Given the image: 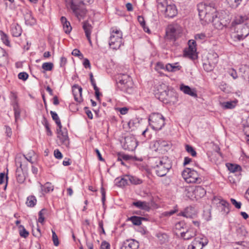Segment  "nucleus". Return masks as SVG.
I'll return each instance as SVG.
<instances>
[{
	"mask_svg": "<svg viewBox=\"0 0 249 249\" xmlns=\"http://www.w3.org/2000/svg\"><path fill=\"white\" fill-rule=\"evenodd\" d=\"M151 163L152 167L155 169L157 175L160 177L165 176L172 167L171 160L167 156L152 158Z\"/></svg>",
	"mask_w": 249,
	"mask_h": 249,
	"instance_id": "nucleus-1",
	"label": "nucleus"
},
{
	"mask_svg": "<svg viewBox=\"0 0 249 249\" xmlns=\"http://www.w3.org/2000/svg\"><path fill=\"white\" fill-rule=\"evenodd\" d=\"M198 10L200 19L203 25L211 22L217 13L213 4L200 3L198 5Z\"/></svg>",
	"mask_w": 249,
	"mask_h": 249,
	"instance_id": "nucleus-2",
	"label": "nucleus"
},
{
	"mask_svg": "<svg viewBox=\"0 0 249 249\" xmlns=\"http://www.w3.org/2000/svg\"><path fill=\"white\" fill-rule=\"evenodd\" d=\"M157 8L166 18H172L178 13L176 5L168 0H157Z\"/></svg>",
	"mask_w": 249,
	"mask_h": 249,
	"instance_id": "nucleus-3",
	"label": "nucleus"
},
{
	"mask_svg": "<svg viewBox=\"0 0 249 249\" xmlns=\"http://www.w3.org/2000/svg\"><path fill=\"white\" fill-rule=\"evenodd\" d=\"M118 79V88L124 92L131 94L133 91V83L130 76L127 74H121Z\"/></svg>",
	"mask_w": 249,
	"mask_h": 249,
	"instance_id": "nucleus-4",
	"label": "nucleus"
},
{
	"mask_svg": "<svg viewBox=\"0 0 249 249\" xmlns=\"http://www.w3.org/2000/svg\"><path fill=\"white\" fill-rule=\"evenodd\" d=\"M148 120L150 125L155 130H160L165 124L163 116L159 113H152Z\"/></svg>",
	"mask_w": 249,
	"mask_h": 249,
	"instance_id": "nucleus-5",
	"label": "nucleus"
},
{
	"mask_svg": "<svg viewBox=\"0 0 249 249\" xmlns=\"http://www.w3.org/2000/svg\"><path fill=\"white\" fill-rule=\"evenodd\" d=\"M182 176L185 181L188 183H200L201 181V178L199 177L198 173L190 168H186L182 171Z\"/></svg>",
	"mask_w": 249,
	"mask_h": 249,
	"instance_id": "nucleus-6",
	"label": "nucleus"
},
{
	"mask_svg": "<svg viewBox=\"0 0 249 249\" xmlns=\"http://www.w3.org/2000/svg\"><path fill=\"white\" fill-rule=\"evenodd\" d=\"M122 33L117 29L112 30L109 40V45L114 50L119 49L122 43Z\"/></svg>",
	"mask_w": 249,
	"mask_h": 249,
	"instance_id": "nucleus-7",
	"label": "nucleus"
},
{
	"mask_svg": "<svg viewBox=\"0 0 249 249\" xmlns=\"http://www.w3.org/2000/svg\"><path fill=\"white\" fill-rule=\"evenodd\" d=\"M159 99L165 104H175L178 101V95L174 90L168 89L166 92H163Z\"/></svg>",
	"mask_w": 249,
	"mask_h": 249,
	"instance_id": "nucleus-8",
	"label": "nucleus"
},
{
	"mask_svg": "<svg viewBox=\"0 0 249 249\" xmlns=\"http://www.w3.org/2000/svg\"><path fill=\"white\" fill-rule=\"evenodd\" d=\"M83 4V2L76 4L73 1V0H71L70 1V5L71 10L76 18L79 20H80L81 18H83L86 14V10L81 6V5Z\"/></svg>",
	"mask_w": 249,
	"mask_h": 249,
	"instance_id": "nucleus-9",
	"label": "nucleus"
},
{
	"mask_svg": "<svg viewBox=\"0 0 249 249\" xmlns=\"http://www.w3.org/2000/svg\"><path fill=\"white\" fill-rule=\"evenodd\" d=\"M57 138L59 139L60 143L68 147L69 145L70 142L68 136L67 130L66 128L61 129H56Z\"/></svg>",
	"mask_w": 249,
	"mask_h": 249,
	"instance_id": "nucleus-10",
	"label": "nucleus"
},
{
	"mask_svg": "<svg viewBox=\"0 0 249 249\" xmlns=\"http://www.w3.org/2000/svg\"><path fill=\"white\" fill-rule=\"evenodd\" d=\"M235 28L237 29L236 37L239 40L244 39L249 35V25L247 24L240 25Z\"/></svg>",
	"mask_w": 249,
	"mask_h": 249,
	"instance_id": "nucleus-11",
	"label": "nucleus"
},
{
	"mask_svg": "<svg viewBox=\"0 0 249 249\" xmlns=\"http://www.w3.org/2000/svg\"><path fill=\"white\" fill-rule=\"evenodd\" d=\"M138 145V142L134 137L127 136L125 137L124 148L128 151L134 150Z\"/></svg>",
	"mask_w": 249,
	"mask_h": 249,
	"instance_id": "nucleus-12",
	"label": "nucleus"
},
{
	"mask_svg": "<svg viewBox=\"0 0 249 249\" xmlns=\"http://www.w3.org/2000/svg\"><path fill=\"white\" fill-rule=\"evenodd\" d=\"M208 63L210 68H207V64L205 63L203 65L204 69L207 71H211L217 64L218 61V56L216 53L210 54L208 56Z\"/></svg>",
	"mask_w": 249,
	"mask_h": 249,
	"instance_id": "nucleus-13",
	"label": "nucleus"
},
{
	"mask_svg": "<svg viewBox=\"0 0 249 249\" xmlns=\"http://www.w3.org/2000/svg\"><path fill=\"white\" fill-rule=\"evenodd\" d=\"M188 48L185 51V54L192 59H194L196 56V42L194 40H190L188 42Z\"/></svg>",
	"mask_w": 249,
	"mask_h": 249,
	"instance_id": "nucleus-14",
	"label": "nucleus"
},
{
	"mask_svg": "<svg viewBox=\"0 0 249 249\" xmlns=\"http://www.w3.org/2000/svg\"><path fill=\"white\" fill-rule=\"evenodd\" d=\"M179 33L178 27L173 25H169L166 30V36L170 39L175 40Z\"/></svg>",
	"mask_w": 249,
	"mask_h": 249,
	"instance_id": "nucleus-15",
	"label": "nucleus"
},
{
	"mask_svg": "<svg viewBox=\"0 0 249 249\" xmlns=\"http://www.w3.org/2000/svg\"><path fill=\"white\" fill-rule=\"evenodd\" d=\"M139 242L134 239H129L124 241L121 249H138Z\"/></svg>",
	"mask_w": 249,
	"mask_h": 249,
	"instance_id": "nucleus-16",
	"label": "nucleus"
},
{
	"mask_svg": "<svg viewBox=\"0 0 249 249\" xmlns=\"http://www.w3.org/2000/svg\"><path fill=\"white\" fill-rule=\"evenodd\" d=\"M82 89L78 86H74L72 88V93L75 100L76 102H80L82 100Z\"/></svg>",
	"mask_w": 249,
	"mask_h": 249,
	"instance_id": "nucleus-17",
	"label": "nucleus"
},
{
	"mask_svg": "<svg viewBox=\"0 0 249 249\" xmlns=\"http://www.w3.org/2000/svg\"><path fill=\"white\" fill-rule=\"evenodd\" d=\"M196 230L192 228H190L185 231L180 232V235L184 240H189L196 235Z\"/></svg>",
	"mask_w": 249,
	"mask_h": 249,
	"instance_id": "nucleus-18",
	"label": "nucleus"
},
{
	"mask_svg": "<svg viewBox=\"0 0 249 249\" xmlns=\"http://www.w3.org/2000/svg\"><path fill=\"white\" fill-rule=\"evenodd\" d=\"M21 163H19V166L17 168L16 173L17 181L20 183H23L25 179V175L22 172L23 169Z\"/></svg>",
	"mask_w": 249,
	"mask_h": 249,
	"instance_id": "nucleus-19",
	"label": "nucleus"
},
{
	"mask_svg": "<svg viewBox=\"0 0 249 249\" xmlns=\"http://www.w3.org/2000/svg\"><path fill=\"white\" fill-rule=\"evenodd\" d=\"M213 204H216L217 206H223L224 208V210L226 211L225 209H227L228 212H229V206L230 205L229 203L226 200L220 198L218 197H214L213 200Z\"/></svg>",
	"mask_w": 249,
	"mask_h": 249,
	"instance_id": "nucleus-20",
	"label": "nucleus"
},
{
	"mask_svg": "<svg viewBox=\"0 0 249 249\" xmlns=\"http://www.w3.org/2000/svg\"><path fill=\"white\" fill-rule=\"evenodd\" d=\"M211 22L213 26L218 29H221L224 24L223 20L221 19L219 17H218L217 13L214 15V17H213Z\"/></svg>",
	"mask_w": 249,
	"mask_h": 249,
	"instance_id": "nucleus-21",
	"label": "nucleus"
},
{
	"mask_svg": "<svg viewBox=\"0 0 249 249\" xmlns=\"http://www.w3.org/2000/svg\"><path fill=\"white\" fill-rule=\"evenodd\" d=\"M180 89L186 94L189 95L194 97H197V94L196 91L193 89H191L188 86L181 84L180 86Z\"/></svg>",
	"mask_w": 249,
	"mask_h": 249,
	"instance_id": "nucleus-22",
	"label": "nucleus"
},
{
	"mask_svg": "<svg viewBox=\"0 0 249 249\" xmlns=\"http://www.w3.org/2000/svg\"><path fill=\"white\" fill-rule=\"evenodd\" d=\"M207 244V241L201 242L198 240H195L188 246V249H202Z\"/></svg>",
	"mask_w": 249,
	"mask_h": 249,
	"instance_id": "nucleus-23",
	"label": "nucleus"
},
{
	"mask_svg": "<svg viewBox=\"0 0 249 249\" xmlns=\"http://www.w3.org/2000/svg\"><path fill=\"white\" fill-rule=\"evenodd\" d=\"M83 28L85 31L86 36L89 42V43L91 44V41L90 39V34L91 31L92 29V27L90 24H89L88 21H85L83 22Z\"/></svg>",
	"mask_w": 249,
	"mask_h": 249,
	"instance_id": "nucleus-24",
	"label": "nucleus"
},
{
	"mask_svg": "<svg viewBox=\"0 0 249 249\" xmlns=\"http://www.w3.org/2000/svg\"><path fill=\"white\" fill-rule=\"evenodd\" d=\"M179 215L187 218H192L195 215V211L192 207H188L183 211L181 212Z\"/></svg>",
	"mask_w": 249,
	"mask_h": 249,
	"instance_id": "nucleus-25",
	"label": "nucleus"
},
{
	"mask_svg": "<svg viewBox=\"0 0 249 249\" xmlns=\"http://www.w3.org/2000/svg\"><path fill=\"white\" fill-rule=\"evenodd\" d=\"M61 21L63 25L64 32L66 34H69L72 30V27L70 22L67 20L65 17H62L61 18Z\"/></svg>",
	"mask_w": 249,
	"mask_h": 249,
	"instance_id": "nucleus-26",
	"label": "nucleus"
},
{
	"mask_svg": "<svg viewBox=\"0 0 249 249\" xmlns=\"http://www.w3.org/2000/svg\"><path fill=\"white\" fill-rule=\"evenodd\" d=\"M133 205L138 208L147 211H148L150 208L149 203L145 201H138L136 202H134L133 203Z\"/></svg>",
	"mask_w": 249,
	"mask_h": 249,
	"instance_id": "nucleus-27",
	"label": "nucleus"
},
{
	"mask_svg": "<svg viewBox=\"0 0 249 249\" xmlns=\"http://www.w3.org/2000/svg\"><path fill=\"white\" fill-rule=\"evenodd\" d=\"M11 33L14 36H19L22 32L21 27L18 24H13L11 27Z\"/></svg>",
	"mask_w": 249,
	"mask_h": 249,
	"instance_id": "nucleus-28",
	"label": "nucleus"
},
{
	"mask_svg": "<svg viewBox=\"0 0 249 249\" xmlns=\"http://www.w3.org/2000/svg\"><path fill=\"white\" fill-rule=\"evenodd\" d=\"M128 178L127 176H124V178H116L115 182L116 185L120 187H123L128 184Z\"/></svg>",
	"mask_w": 249,
	"mask_h": 249,
	"instance_id": "nucleus-29",
	"label": "nucleus"
},
{
	"mask_svg": "<svg viewBox=\"0 0 249 249\" xmlns=\"http://www.w3.org/2000/svg\"><path fill=\"white\" fill-rule=\"evenodd\" d=\"M220 105L224 109H232L235 107L236 102L234 101L220 102Z\"/></svg>",
	"mask_w": 249,
	"mask_h": 249,
	"instance_id": "nucleus-30",
	"label": "nucleus"
},
{
	"mask_svg": "<svg viewBox=\"0 0 249 249\" xmlns=\"http://www.w3.org/2000/svg\"><path fill=\"white\" fill-rule=\"evenodd\" d=\"M206 192L205 190L201 186H197L194 190V194L196 196L202 197L206 195Z\"/></svg>",
	"mask_w": 249,
	"mask_h": 249,
	"instance_id": "nucleus-31",
	"label": "nucleus"
},
{
	"mask_svg": "<svg viewBox=\"0 0 249 249\" xmlns=\"http://www.w3.org/2000/svg\"><path fill=\"white\" fill-rule=\"evenodd\" d=\"M40 184L41 190L43 192L47 193L53 190V186L50 182H46L44 185Z\"/></svg>",
	"mask_w": 249,
	"mask_h": 249,
	"instance_id": "nucleus-32",
	"label": "nucleus"
},
{
	"mask_svg": "<svg viewBox=\"0 0 249 249\" xmlns=\"http://www.w3.org/2000/svg\"><path fill=\"white\" fill-rule=\"evenodd\" d=\"M145 218L142 217L133 216L129 218L128 219L131 221L134 225L139 226L142 224V220H145Z\"/></svg>",
	"mask_w": 249,
	"mask_h": 249,
	"instance_id": "nucleus-33",
	"label": "nucleus"
},
{
	"mask_svg": "<svg viewBox=\"0 0 249 249\" xmlns=\"http://www.w3.org/2000/svg\"><path fill=\"white\" fill-rule=\"evenodd\" d=\"M168 87L166 84L162 83L159 85L157 87V91L158 92L156 93L157 96L159 97L161 96V95L162 94L163 92H166V90L168 89Z\"/></svg>",
	"mask_w": 249,
	"mask_h": 249,
	"instance_id": "nucleus-34",
	"label": "nucleus"
},
{
	"mask_svg": "<svg viewBox=\"0 0 249 249\" xmlns=\"http://www.w3.org/2000/svg\"><path fill=\"white\" fill-rule=\"evenodd\" d=\"M8 183V177L5 176L4 173H0V185L4 184L3 189L5 190L7 188Z\"/></svg>",
	"mask_w": 249,
	"mask_h": 249,
	"instance_id": "nucleus-35",
	"label": "nucleus"
},
{
	"mask_svg": "<svg viewBox=\"0 0 249 249\" xmlns=\"http://www.w3.org/2000/svg\"><path fill=\"white\" fill-rule=\"evenodd\" d=\"M156 144H159V146L161 149L163 147H167L170 148L171 146V143L169 142L165 141L163 140H158L156 141Z\"/></svg>",
	"mask_w": 249,
	"mask_h": 249,
	"instance_id": "nucleus-36",
	"label": "nucleus"
},
{
	"mask_svg": "<svg viewBox=\"0 0 249 249\" xmlns=\"http://www.w3.org/2000/svg\"><path fill=\"white\" fill-rule=\"evenodd\" d=\"M36 199L35 196H30L27 197L26 203L27 206L33 207L36 205Z\"/></svg>",
	"mask_w": 249,
	"mask_h": 249,
	"instance_id": "nucleus-37",
	"label": "nucleus"
},
{
	"mask_svg": "<svg viewBox=\"0 0 249 249\" xmlns=\"http://www.w3.org/2000/svg\"><path fill=\"white\" fill-rule=\"evenodd\" d=\"M131 158L132 156H131L119 153L118 154L117 160L121 161V164L124 165V162L123 161V160H128L131 159Z\"/></svg>",
	"mask_w": 249,
	"mask_h": 249,
	"instance_id": "nucleus-38",
	"label": "nucleus"
},
{
	"mask_svg": "<svg viewBox=\"0 0 249 249\" xmlns=\"http://www.w3.org/2000/svg\"><path fill=\"white\" fill-rule=\"evenodd\" d=\"M127 178H128V181H129L132 184L135 185L140 184L142 182L141 179L135 176L127 175Z\"/></svg>",
	"mask_w": 249,
	"mask_h": 249,
	"instance_id": "nucleus-39",
	"label": "nucleus"
},
{
	"mask_svg": "<svg viewBox=\"0 0 249 249\" xmlns=\"http://www.w3.org/2000/svg\"><path fill=\"white\" fill-rule=\"evenodd\" d=\"M13 107L14 110L15 122H17V120L20 117V111L18 107V104L15 103V104H14Z\"/></svg>",
	"mask_w": 249,
	"mask_h": 249,
	"instance_id": "nucleus-40",
	"label": "nucleus"
},
{
	"mask_svg": "<svg viewBox=\"0 0 249 249\" xmlns=\"http://www.w3.org/2000/svg\"><path fill=\"white\" fill-rule=\"evenodd\" d=\"M244 19L245 18L242 16L236 17L232 23V26H235L236 27L240 26V25H243Z\"/></svg>",
	"mask_w": 249,
	"mask_h": 249,
	"instance_id": "nucleus-41",
	"label": "nucleus"
},
{
	"mask_svg": "<svg viewBox=\"0 0 249 249\" xmlns=\"http://www.w3.org/2000/svg\"><path fill=\"white\" fill-rule=\"evenodd\" d=\"M138 20L139 22L140 23V24H141V25L142 26V27L143 28V30L145 32L149 33L150 30L148 29V28H147L145 26V21H144L143 17L142 16H138Z\"/></svg>",
	"mask_w": 249,
	"mask_h": 249,
	"instance_id": "nucleus-42",
	"label": "nucleus"
},
{
	"mask_svg": "<svg viewBox=\"0 0 249 249\" xmlns=\"http://www.w3.org/2000/svg\"><path fill=\"white\" fill-rule=\"evenodd\" d=\"M0 35L1 36V39L3 43H4L6 45L9 46L10 44V41L8 39V36L2 31H0Z\"/></svg>",
	"mask_w": 249,
	"mask_h": 249,
	"instance_id": "nucleus-43",
	"label": "nucleus"
},
{
	"mask_svg": "<svg viewBox=\"0 0 249 249\" xmlns=\"http://www.w3.org/2000/svg\"><path fill=\"white\" fill-rule=\"evenodd\" d=\"M42 123L46 128L47 135L52 136L53 133H52V131L50 129V128L49 126V124L48 122L47 119L45 117L43 118Z\"/></svg>",
	"mask_w": 249,
	"mask_h": 249,
	"instance_id": "nucleus-44",
	"label": "nucleus"
},
{
	"mask_svg": "<svg viewBox=\"0 0 249 249\" xmlns=\"http://www.w3.org/2000/svg\"><path fill=\"white\" fill-rule=\"evenodd\" d=\"M242 77L246 81L249 83V68H245L241 75Z\"/></svg>",
	"mask_w": 249,
	"mask_h": 249,
	"instance_id": "nucleus-45",
	"label": "nucleus"
},
{
	"mask_svg": "<svg viewBox=\"0 0 249 249\" xmlns=\"http://www.w3.org/2000/svg\"><path fill=\"white\" fill-rule=\"evenodd\" d=\"M194 194V190L192 187H186L184 190V194L188 198H191L193 196Z\"/></svg>",
	"mask_w": 249,
	"mask_h": 249,
	"instance_id": "nucleus-46",
	"label": "nucleus"
},
{
	"mask_svg": "<svg viewBox=\"0 0 249 249\" xmlns=\"http://www.w3.org/2000/svg\"><path fill=\"white\" fill-rule=\"evenodd\" d=\"M185 149L186 151L190 154L193 157H195L196 155V153L195 149L191 146L186 144L185 145Z\"/></svg>",
	"mask_w": 249,
	"mask_h": 249,
	"instance_id": "nucleus-47",
	"label": "nucleus"
},
{
	"mask_svg": "<svg viewBox=\"0 0 249 249\" xmlns=\"http://www.w3.org/2000/svg\"><path fill=\"white\" fill-rule=\"evenodd\" d=\"M53 64L51 62H45L43 63L42 68L45 71H50L53 69Z\"/></svg>",
	"mask_w": 249,
	"mask_h": 249,
	"instance_id": "nucleus-48",
	"label": "nucleus"
},
{
	"mask_svg": "<svg viewBox=\"0 0 249 249\" xmlns=\"http://www.w3.org/2000/svg\"><path fill=\"white\" fill-rule=\"evenodd\" d=\"M228 3L232 7L236 8L242 0H227Z\"/></svg>",
	"mask_w": 249,
	"mask_h": 249,
	"instance_id": "nucleus-49",
	"label": "nucleus"
},
{
	"mask_svg": "<svg viewBox=\"0 0 249 249\" xmlns=\"http://www.w3.org/2000/svg\"><path fill=\"white\" fill-rule=\"evenodd\" d=\"M227 167H228L229 171L233 173L237 171L238 169L240 168L239 166L231 163H227Z\"/></svg>",
	"mask_w": 249,
	"mask_h": 249,
	"instance_id": "nucleus-50",
	"label": "nucleus"
},
{
	"mask_svg": "<svg viewBox=\"0 0 249 249\" xmlns=\"http://www.w3.org/2000/svg\"><path fill=\"white\" fill-rule=\"evenodd\" d=\"M20 228H21V229L19 231V234L20 235L24 238H26L29 235V232L26 231V230L24 228V227L20 225L19 226Z\"/></svg>",
	"mask_w": 249,
	"mask_h": 249,
	"instance_id": "nucleus-51",
	"label": "nucleus"
},
{
	"mask_svg": "<svg viewBox=\"0 0 249 249\" xmlns=\"http://www.w3.org/2000/svg\"><path fill=\"white\" fill-rule=\"evenodd\" d=\"M185 226L186 225L184 222L180 221L176 224L175 228L176 230H178L181 232L182 231V230L184 229Z\"/></svg>",
	"mask_w": 249,
	"mask_h": 249,
	"instance_id": "nucleus-52",
	"label": "nucleus"
},
{
	"mask_svg": "<svg viewBox=\"0 0 249 249\" xmlns=\"http://www.w3.org/2000/svg\"><path fill=\"white\" fill-rule=\"evenodd\" d=\"M52 239L53 241V244L55 246H58L59 244V240L54 231L52 230Z\"/></svg>",
	"mask_w": 249,
	"mask_h": 249,
	"instance_id": "nucleus-53",
	"label": "nucleus"
},
{
	"mask_svg": "<svg viewBox=\"0 0 249 249\" xmlns=\"http://www.w3.org/2000/svg\"><path fill=\"white\" fill-rule=\"evenodd\" d=\"M5 134L7 137V138H10L11 137L12 134V131L11 127L9 126L5 125Z\"/></svg>",
	"mask_w": 249,
	"mask_h": 249,
	"instance_id": "nucleus-54",
	"label": "nucleus"
},
{
	"mask_svg": "<svg viewBox=\"0 0 249 249\" xmlns=\"http://www.w3.org/2000/svg\"><path fill=\"white\" fill-rule=\"evenodd\" d=\"M91 84L93 87L94 89L95 90V96H96V99L98 100H100L99 96L100 94V93L99 92V89L97 87L95 82L91 83Z\"/></svg>",
	"mask_w": 249,
	"mask_h": 249,
	"instance_id": "nucleus-55",
	"label": "nucleus"
},
{
	"mask_svg": "<svg viewBox=\"0 0 249 249\" xmlns=\"http://www.w3.org/2000/svg\"><path fill=\"white\" fill-rule=\"evenodd\" d=\"M28 74L26 72H21L18 73V78L22 80L23 81H25L28 78Z\"/></svg>",
	"mask_w": 249,
	"mask_h": 249,
	"instance_id": "nucleus-56",
	"label": "nucleus"
},
{
	"mask_svg": "<svg viewBox=\"0 0 249 249\" xmlns=\"http://www.w3.org/2000/svg\"><path fill=\"white\" fill-rule=\"evenodd\" d=\"M26 22L28 24H33L35 22V19L32 17V16L29 15H27L25 18Z\"/></svg>",
	"mask_w": 249,
	"mask_h": 249,
	"instance_id": "nucleus-57",
	"label": "nucleus"
},
{
	"mask_svg": "<svg viewBox=\"0 0 249 249\" xmlns=\"http://www.w3.org/2000/svg\"><path fill=\"white\" fill-rule=\"evenodd\" d=\"M46 210L45 209H43L39 212V217L38 219V221L39 222L42 223L44 222V217L43 215L44 213V212H46Z\"/></svg>",
	"mask_w": 249,
	"mask_h": 249,
	"instance_id": "nucleus-58",
	"label": "nucleus"
},
{
	"mask_svg": "<svg viewBox=\"0 0 249 249\" xmlns=\"http://www.w3.org/2000/svg\"><path fill=\"white\" fill-rule=\"evenodd\" d=\"M72 55L75 56H78L79 57L82 58L83 57V54L81 53L80 51L77 49H74L72 53Z\"/></svg>",
	"mask_w": 249,
	"mask_h": 249,
	"instance_id": "nucleus-59",
	"label": "nucleus"
},
{
	"mask_svg": "<svg viewBox=\"0 0 249 249\" xmlns=\"http://www.w3.org/2000/svg\"><path fill=\"white\" fill-rule=\"evenodd\" d=\"M100 249H110V244L106 241L102 242Z\"/></svg>",
	"mask_w": 249,
	"mask_h": 249,
	"instance_id": "nucleus-60",
	"label": "nucleus"
},
{
	"mask_svg": "<svg viewBox=\"0 0 249 249\" xmlns=\"http://www.w3.org/2000/svg\"><path fill=\"white\" fill-rule=\"evenodd\" d=\"M231 203L237 209H240L241 206V203L240 202H237L235 199L233 198L231 199Z\"/></svg>",
	"mask_w": 249,
	"mask_h": 249,
	"instance_id": "nucleus-61",
	"label": "nucleus"
},
{
	"mask_svg": "<svg viewBox=\"0 0 249 249\" xmlns=\"http://www.w3.org/2000/svg\"><path fill=\"white\" fill-rule=\"evenodd\" d=\"M206 37V35L204 34H198L195 36V38L196 40H205Z\"/></svg>",
	"mask_w": 249,
	"mask_h": 249,
	"instance_id": "nucleus-62",
	"label": "nucleus"
},
{
	"mask_svg": "<svg viewBox=\"0 0 249 249\" xmlns=\"http://www.w3.org/2000/svg\"><path fill=\"white\" fill-rule=\"evenodd\" d=\"M229 73L234 79H236L238 77L237 73L234 69L230 70Z\"/></svg>",
	"mask_w": 249,
	"mask_h": 249,
	"instance_id": "nucleus-63",
	"label": "nucleus"
},
{
	"mask_svg": "<svg viewBox=\"0 0 249 249\" xmlns=\"http://www.w3.org/2000/svg\"><path fill=\"white\" fill-rule=\"evenodd\" d=\"M54 156L57 159H61L63 157L62 153L58 149H56L54 151Z\"/></svg>",
	"mask_w": 249,
	"mask_h": 249,
	"instance_id": "nucleus-64",
	"label": "nucleus"
}]
</instances>
